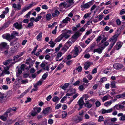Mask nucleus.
<instances>
[{
	"label": "nucleus",
	"instance_id": "1",
	"mask_svg": "<svg viewBox=\"0 0 125 125\" xmlns=\"http://www.w3.org/2000/svg\"><path fill=\"white\" fill-rule=\"evenodd\" d=\"M71 19L69 17H67L66 18L64 19L61 22V23L60 24V28H62L65 26L68 23V21H70Z\"/></svg>",
	"mask_w": 125,
	"mask_h": 125
},
{
	"label": "nucleus",
	"instance_id": "2",
	"mask_svg": "<svg viewBox=\"0 0 125 125\" xmlns=\"http://www.w3.org/2000/svg\"><path fill=\"white\" fill-rule=\"evenodd\" d=\"M119 35L118 33L115 34L109 40V42H111V44L114 45L115 44L117 40V38Z\"/></svg>",
	"mask_w": 125,
	"mask_h": 125
},
{
	"label": "nucleus",
	"instance_id": "3",
	"mask_svg": "<svg viewBox=\"0 0 125 125\" xmlns=\"http://www.w3.org/2000/svg\"><path fill=\"white\" fill-rule=\"evenodd\" d=\"M81 35L79 31H78L75 33L73 35L70 39L72 41L73 43Z\"/></svg>",
	"mask_w": 125,
	"mask_h": 125
},
{
	"label": "nucleus",
	"instance_id": "4",
	"mask_svg": "<svg viewBox=\"0 0 125 125\" xmlns=\"http://www.w3.org/2000/svg\"><path fill=\"white\" fill-rule=\"evenodd\" d=\"M9 48V46L5 42H2L0 44V48L2 50L3 49H8Z\"/></svg>",
	"mask_w": 125,
	"mask_h": 125
},
{
	"label": "nucleus",
	"instance_id": "5",
	"mask_svg": "<svg viewBox=\"0 0 125 125\" xmlns=\"http://www.w3.org/2000/svg\"><path fill=\"white\" fill-rule=\"evenodd\" d=\"M3 38L4 39L7 40H8L10 41L14 38V36L13 34L11 35L9 34H4L2 35Z\"/></svg>",
	"mask_w": 125,
	"mask_h": 125
},
{
	"label": "nucleus",
	"instance_id": "6",
	"mask_svg": "<svg viewBox=\"0 0 125 125\" xmlns=\"http://www.w3.org/2000/svg\"><path fill=\"white\" fill-rule=\"evenodd\" d=\"M63 31L64 32V33H63L64 36V38L66 39L69 38L70 36L71 32V31L65 29L63 30Z\"/></svg>",
	"mask_w": 125,
	"mask_h": 125
},
{
	"label": "nucleus",
	"instance_id": "7",
	"mask_svg": "<svg viewBox=\"0 0 125 125\" xmlns=\"http://www.w3.org/2000/svg\"><path fill=\"white\" fill-rule=\"evenodd\" d=\"M59 6L60 8H67L70 6L69 3H67L66 2H63L61 3L59 5Z\"/></svg>",
	"mask_w": 125,
	"mask_h": 125
},
{
	"label": "nucleus",
	"instance_id": "8",
	"mask_svg": "<svg viewBox=\"0 0 125 125\" xmlns=\"http://www.w3.org/2000/svg\"><path fill=\"white\" fill-rule=\"evenodd\" d=\"M83 97H81L79 100L78 101V104L79 105L80 107L78 109V110H80L82 108L83 105L85 103L83 100Z\"/></svg>",
	"mask_w": 125,
	"mask_h": 125
},
{
	"label": "nucleus",
	"instance_id": "9",
	"mask_svg": "<svg viewBox=\"0 0 125 125\" xmlns=\"http://www.w3.org/2000/svg\"><path fill=\"white\" fill-rule=\"evenodd\" d=\"M104 49V47H102L96 49H94L93 51V52L94 53L97 52L100 54L102 53L103 50Z\"/></svg>",
	"mask_w": 125,
	"mask_h": 125
},
{
	"label": "nucleus",
	"instance_id": "10",
	"mask_svg": "<svg viewBox=\"0 0 125 125\" xmlns=\"http://www.w3.org/2000/svg\"><path fill=\"white\" fill-rule=\"evenodd\" d=\"M113 67L116 70H119L123 67V65L121 64L115 63L114 64Z\"/></svg>",
	"mask_w": 125,
	"mask_h": 125
},
{
	"label": "nucleus",
	"instance_id": "11",
	"mask_svg": "<svg viewBox=\"0 0 125 125\" xmlns=\"http://www.w3.org/2000/svg\"><path fill=\"white\" fill-rule=\"evenodd\" d=\"M12 61V60L11 59L8 60H7L6 61L4 62L3 64L5 65H7L8 64H9L10 65L9 66H10V67L12 65L14 64V63H13Z\"/></svg>",
	"mask_w": 125,
	"mask_h": 125
},
{
	"label": "nucleus",
	"instance_id": "12",
	"mask_svg": "<svg viewBox=\"0 0 125 125\" xmlns=\"http://www.w3.org/2000/svg\"><path fill=\"white\" fill-rule=\"evenodd\" d=\"M84 1H83V4H82L81 6V7L82 9L83 8L87 9L90 7V2H88L85 4H84Z\"/></svg>",
	"mask_w": 125,
	"mask_h": 125
},
{
	"label": "nucleus",
	"instance_id": "13",
	"mask_svg": "<svg viewBox=\"0 0 125 125\" xmlns=\"http://www.w3.org/2000/svg\"><path fill=\"white\" fill-rule=\"evenodd\" d=\"M122 42L120 41L119 42L117 43L114 48L116 50H118L122 47Z\"/></svg>",
	"mask_w": 125,
	"mask_h": 125
},
{
	"label": "nucleus",
	"instance_id": "14",
	"mask_svg": "<svg viewBox=\"0 0 125 125\" xmlns=\"http://www.w3.org/2000/svg\"><path fill=\"white\" fill-rule=\"evenodd\" d=\"M113 110V109L112 108H111L107 110L102 109L101 110V113L102 114H104L105 113H110L112 112Z\"/></svg>",
	"mask_w": 125,
	"mask_h": 125
},
{
	"label": "nucleus",
	"instance_id": "15",
	"mask_svg": "<svg viewBox=\"0 0 125 125\" xmlns=\"http://www.w3.org/2000/svg\"><path fill=\"white\" fill-rule=\"evenodd\" d=\"M13 26H14L15 28L18 29H21L22 28V25L21 24H19L17 22H16L14 24Z\"/></svg>",
	"mask_w": 125,
	"mask_h": 125
},
{
	"label": "nucleus",
	"instance_id": "16",
	"mask_svg": "<svg viewBox=\"0 0 125 125\" xmlns=\"http://www.w3.org/2000/svg\"><path fill=\"white\" fill-rule=\"evenodd\" d=\"M30 68V67L29 65V67H26V65L25 64H23L21 66L20 68L18 70H24L25 68L26 70H29Z\"/></svg>",
	"mask_w": 125,
	"mask_h": 125
},
{
	"label": "nucleus",
	"instance_id": "17",
	"mask_svg": "<svg viewBox=\"0 0 125 125\" xmlns=\"http://www.w3.org/2000/svg\"><path fill=\"white\" fill-rule=\"evenodd\" d=\"M28 9L27 6L25 7L21 11H20L17 14V15L19 16L22 14L24 12L28 10Z\"/></svg>",
	"mask_w": 125,
	"mask_h": 125
},
{
	"label": "nucleus",
	"instance_id": "18",
	"mask_svg": "<svg viewBox=\"0 0 125 125\" xmlns=\"http://www.w3.org/2000/svg\"><path fill=\"white\" fill-rule=\"evenodd\" d=\"M8 116V114L6 112L1 116L0 115V118L3 121H5L7 119V117Z\"/></svg>",
	"mask_w": 125,
	"mask_h": 125
},
{
	"label": "nucleus",
	"instance_id": "19",
	"mask_svg": "<svg viewBox=\"0 0 125 125\" xmlns=\"http://www.w3.org/2000/svg\"><path fill=\"white\" fill-rule=\"evenodd\" d=\"M12 7L14 8H16L18 10H19L21 9V5L20 4L17 5L15 3H14L12 5Z\"/></svg>",
	"mask_w": 125,
	"mask_h": 125
},
{
	"label": "nucleus",
	"instance_id": "20",
	"mask_svg": "<svg viewBox=\"0 0 125 125\" xmlns=\"http://www.w3.org/2000/svg\"><path fill=\"white\" fill-rule=\"evenodd\" d=\"M40 66L43 69L48 70H49V67L48 66H45V64L43 63H42L40 65Z\"/></svg>",
	"mask_w": 125,
	"mask_h": 125
},
{
	"label": "nucleus",
	"instance_id": "21",
	"mask_svg": "<svg viewBox=\"0 0 125 125\" xmlns=\"http://www.w3.org/2000/svg\"><path fill=\"white\" fill-rule=\"evenodd\" d=\"M10 67V66H4L3 65L0 66V70H8Z\"/></svg>",
	"mask_w": 125,
	"mask_h": 125
},
{
	"label": "nucleus",
	"instance_id": "22",
	"mask_svg": "<svg viewBox=\"0 0 125 125\" xmlns=\"http://www.w3.org/2000/svg\"><path fill=\"white\" fill-rule=\"evenodd\" d=\"M91 65L90 62H86L84 64V68L85 70H87L90 67Z\"/></svg>",
	"mask_w": 125,
	"mask_h": 125
},
{
	"label": "nucleus",
	"instance_id": "23",
	"mask_svg": "<svg viewBox=\"0 0 125 125\" xmlns=\"http://www.w3.org/2000/svg\"><path fill=\"white\" fill-rule=\"evenodd\" d=\"M78 52L79 50L78 48L77 47H75L74 48V51L73 52L74 57H75L78 55Z\"/></svg>",
	"mask_w": 125,
	"mask_h": 125
},
{
	"label": "nucleus",
	"instance_id": "24",
	"mask_svg": "<svg viewBox=\"0 0 125 125\" xmlns=\"http://www.w3.org/2000/svg\"><path fill=\"white\" fill-rule=\"evenodd\" d=\"M19 57H20L18 55L14 56L13 58V60L14 62H13V63H15L17 62L20 61V59H19Z\"/></svg>",
	"mask_w": 125,
	"mask_h": 125
},
{
	"label": "nucleus",
	"instance_id": "25",
	"mask_svg": "<svg viewBox=\"0 0 125 125\" xmlns=\"http://www.w3.org/2000/svg\"><path fill=\"white\" fill-rule=\"evenodd\" d=\"M59 13L60 12L58 10H55L54 12L52 13V14L53 17H55L58 16Z\"/></svg>",
	"mask_w": 125,
	"mask_h": 125
},
{
	"label": "nucleus",
	"instance_id": "26",
	"mask_svg": "<svg viewBox=\"0 0 125 125\" xmlns=\"http://www.w3.org/2000/svg\"><path fill=\"white\" fill-rule=\"evenodd\" d=\"M62 53L61 52H60L58 53L57 55V57L56 58V61H61L62 59V58L61 59H59L58 58L60 57L62 55Z\"/></svg>",
	"mask_w": 125,
	"mask_h": 125
},
{
	"label": "nucleus",
	"instance_id": "27",
	"mask_svg": "<svg viewBox=\"0 0 125 125\" xmlns=\"http://www.w3.org/2000/svg\"><path fill=\"white\" fill-rule=\"evenodd\" d=\"M116 82L115 81H113L111 82L110 84V87L112 88H116Z\"/></svg>",
	"mask_w": 125,
	"mask_h": 125
},
{
	"label": "nucleus",
	"instance_id": "28",
	"mask_svg": "<svg viewBox=\"0 0 125 125\" xmlns=\"http://www.w3.org/2000/svg\"><path fill=\"white\" fill-rule=\"evenodd\" d=\"M72 44V42L70 40H69L65 44V45L69 48Z\"/></svg>",
	"mask_w": 125,
	"mask_h": 125
},
{
	"label": "nucleus",
	"instance_id": "29",
	"mask_svg": "<svg viewBox=\"0 0 125 125\" xmlns=\"http://www.w3.org/2000/svg\"><path fill=\"white\" fill-rule=\"evenodd\" d=\"M125 27V25H123L121 26V27L118 28L117 31V32H119L118 33L119 34L120 33V32L122 31V30Z\"/></svg>",
	"mask_w": 125,
	"mask_h": 125
},
{
	"label": "nucleus",
	"instance_id": "30",
	"mask_svg": "<svg viewBox=\"0 0 125 125\" xmlns=\"http://www.w3.org/2000/svg\"><path fill=\"white\" fill-rule=\"evenodd\" d=\"M110 97V96L109 95H107L103 97L102 100L103 101H105V100L109 99Z\"/></svg>",
	"mask_w": 125,
	"mask_h": 125
},
{
	"label": "nucleus",
	"instance_id": "31",
	"mask_svg": "<svg viewBox=\"0 0 125 125\" xmlns=\"http://www.w3.org/2000/svg\"><path fill=\"white\" fill-rule=\"evenodd\" d=\"M42 32L39 33L37 36L36 38L37 40L38 41L41 40L42 36Z\"/></svg>",
	"mask_w": 125,
	"mask_h": 125
},
{
	"label": "nucleus",
	"instance_id": "32",
	"mask_svg": "<svg viewBox=\"0 0 125 125\" xmlns=\"http://www.w3.org/2000/svg\"><path fill=\"white\" fill-rule=\"evenodd\" d=\"M112 102L111 101H108L106 102L104 104V105L106 107H107L109 106V105H111V104H112Z\"/></svg>",
	"mask_w": 125,
	"mask_h": 125
},
{
	"label": "nucleus",
	"instance_id": "33",
	"mask_svg": "<svg viewBox=\"0 0 125 125\" xmlns=\"http://www.w3.org/2000/svg\"><path fill=\"white\" fill-rule=\"evenodd\" d=\"M85 106L87 108H90L92 106L91 104L90 103L88 102H86V104H85Z\"/></svg>",
	"mask_w": 125,
	"mask_h": 125
},
{
	"label": "nucleus",
	"instance_id": "34",
	"mask_svg": "<svg viewBox=\"0 0 125 125\" xmlns=\"http://www.w3.org/2000/svg\"><path fill=\"white\" fill-rule=\"evenodd\" d=\"M71 91H73L74 92L73 93H67L66 94V96H70L72 95L73 94L75 93H76V91L74 89H72Z\"/></svg>",
	"mask_w": 125,
	"mask_h": 125
},
{
	"label": "nucleus",
	"instance_id": "35",
	"mask_svg": "<svg viewBox=\"0 0 125 125\" xmlns=\"http://www.w3.org/2000/svg\"><path fill=\"white\" fill-rule=\"evenodd\" d=\"M49 111V108H47L43 110V113L45 114H47Z\"/></svg>",
	"mask_w": 125,
	"mask_h": 125
},
{
	"label": "nucleus",
	"instance_id": "36",
	"mask_svg": "<svg viewBox=\"0 0 125 125\" xmlns=\"http://www.w3.org/2000/svg\"><path fill=\"white\" fill-rule=\"evenodd\" d=\"M10 73L9 71H3L1 74V76H3L5 74H9Z\"/></svg>",
	"mask_w": 125,
	"mask_h": 125
},
{
	"label": "nucleus",
	"instance_id": "37",
	"mask_svg": "<svg viewBox=\"0 0 125 125\" xmlns=\"http://www.w3.org/2000/svg\"><path fill=\"white\" fill-rule=\"evenodd\" d=\"M48 75V73L46 72L42 77V79L45 80L47 77Z\"/></svg>",
	"mask_w": 125,
	"mask_h": 125
},
{
	"label": "nucleus",
	"instance_id": "38",
	"mask_svg": "<svg viewBox=\"0 0 125 125\" xmlns=\"http://www.w3.org/2000/svg\"><path fill=\"white\" fill-rule=\"evenodd\" d=\"M34 110L37 113H39L40 112L41 109L40 107H35L34 108Z\"/></svg>",
	"mask_w": 125,
	"mask_h": 125
},
{
	"label": "nucleus",
	"instance_id": "39",
	"mask_svg": "<svg viewBox=\"0 0 125 125\" xmlns=\"http://www.w3.org/2000/svg\"><path fill=\"white\" fill-rule=\"evenodd\" d=\"M8 109L7 110L6 112V113L7 114H8V113H9V116H11L14 114V112L12 111H11L10 112L8 111Z\"/></svg>",
	"mask_w": 125,
	"mask_h": 125
},
{
	"label": "nucleus",
	"instance_id": "40",
	"mask_svg": "<svg viewBox=\"0 0 125 125\" xmlns=\"http://www.w3.org/2000/svg\"><path fill=\"white\" fill-rule=\"evenodd\" d=\"M17 110V108L16 107H14L12 108H9L8 109V111L10 112L11 111H12L13 112H15Z\"/></svg>",
	"mask_w": 125,
	"mask_h": 125
},
{
	"label": "nucleus",
	"instance_id": "41",
	"mask_svg": "<svg viewBox=\"0 0 125 125\" xmlns=\"http://www.w3.org/2000/svg\"><path fill=\"white\" fill-rule=\"evenodd\" d=\"M95 46V43H93L90 46V47L88 48V49H90L91 50H92L94 49Z\"/></svg>",
	"mask_w": 125,
	"mask_h": 125
},
{
	"label": "nucleus",
	"instance_id": "42",
	"mask_svg": "<svg viewBox=\"0 0 125 125\" xmlns=\"http://www.w3.org/2000/svg\"><path fill=\"white\" fill-rule=\"evenodd\" d=\"M49 43L50 44V46L51 47L53 48L55 44L52 41H50Z\"/></svg>",
	"mask_w": 125,
	"mask_h": 125
},
{
	"label": "nucleus",
	"instance_id": "43",
	"mask_svg": "<svg viewBox=\"0 0 125 125\" xmlns=\"http://www.w3.org/2000/svg\"><path fill=\"white\" fill-rule=\"evenodd\" d=\"M59 100V98L56 96L53 98L52 100L54 102H57Z\"/></svg>",
	"mask_w": 125,
	"mask_h": 125
},
{
	"label": "nucleus",
	"instance_id": "44",
	"mask_svg": "<svg viewBox=\"0 0 125 125\" xmlns=\"http://www.w3.org/2000/svg\"><path fill=\"white\" fill-rule=\"evenodd\" d=\"M62 44H60L58 47L56 48L55 49V51L56 52H58L60 50V48L62 47Z\"/></svg>",
	"mask_w": 125,
	"mask_h": 125
},
{
	"label": "nucleus",
	"instance_id": "45",
	"mask_svg": "<svg viewBox=\"0 0 125 125\" xmlns=\"http://www.w3.org/2000/svg\"><path fill=\"white\" fill-rule=\"evenodd\" d=\"M51 14L50 13H48L46 15V18L47 20H49L51 19Z\"/></svg>",
	"mask_w": 125,
	"mask_h": 125
},
{
	"label": "nucleus",
	"instance_id": "46",
	"mask_svg": "<svg viewBox=\"0 0 125 125\" xmlns=\"http://www.w3.org/2000/svg\"><path fill=\"white\" fill-rule=\"evenodd\" d=\"M68 49V48L66 47V46L65 45V46L61 50L62 51H63V54L65 52H66Z\"/></svg>",
	"mask_w": 125,
	"mask_h": 125
},
{
	"label": "nucleus",
	"instance_id": "47",
	"mask_svg": "<svg viewBox=\"0 0 125 125\" xmlns=\"http://www.w3.org/2000/svg\"><path fill=\"white\" fill-rule=\"evenodd\" d=\"M57 23L56 22H54L52 25H51L50 24H49L48 25V27L49 28H52L55 26L57 24Z\"/></svg>",
	"mask_w": 125,
	"mask_h": 125
},
{
	"label": "nucleus",
	"instance_id": "48",
	"mask_svg": "<svg viewBox=\"0 0 125 125\" xmlns=\"http://www.w3.org/2000/svg\"><path fill=\"white\" fill-rule=\"evenodd\" d=\"M109 44V43L107 42H106L102 45V47H104V48L105 47L107 46Z\"/></svg>",
	"mask_w": 125,
	"mask_h": 125
},
{
	"label": "nucleus",
	"instance_id": "49",
	"mask_svg": "<svg viewBox=\"0 0 125 125\" xmlns=\"http://www.w3.org/2000/svg\"><path fill=\"white\" fill-rule=\"evenodd\" d=\"M85 88L84 87V86L82 85H81L79 87V90L81 91H82Z\"/></svg>",
	"mask_w": 125,
	"mask_h": 125
},
{
	"label": "nucleus",
	"instance_id": "50",
	"mask_svg": "<svg viewBox=\"0 0 125 125\" xmlns=\"http://www.w3.org/2000/svg\"><path fill=\"white\" fill-rule=\"evenodd\" d=\"M31 11H29L26 15H25L24 17L25 18H29L30 15L31 14Z\"/></svg>",
	"mask_w": 125,
	"mask_h": 125
},
{
	"label": "nucleus",
	"instance_id": "51",
	"mask_svg": "<svg viewBox=\"0 0 125 125\" xmlns=\"http://www.w3.org/2000/svg\"><path fill=\"white\" fill-rule=\"evenodd\" d=\"M119 106V104H116L113 107V108L115 110L116 109L117 110H119L120 109Z\"/></svg>",
	"mask_w": 125,
	"mask_h": 125
},
{
	"label": "nucleus",
	"instance_id": "52",
	"mask_svg": "<svg viewBox=\"0 0 125 125\" xmlns=\"http://www.w3.org/2000/svg\"><path fill=\"white\" fill-rule=\"evenodd\" d=\"M125 94V92L122 94H119L118 95L116 96V98H119L123 97H125V96H124V94Z\"/></svg>",
	"mask_w": 125,
	"mask_h": 125
},
{
	"label": "nucleus",
	"instance_id": "53",
	"mask_svg": "<svg viewBox=\"0 0 125 125\" xmlns=\"http://www.w3.org/2000/svg\"><path fill=\"white\" fill-rule=\"evenodd\" d=\"M43 81V80L42 79H41L37 83V85H41L42 84Z\"/></svg>",
	"mask_w": 125,
	"mask_h": 125
},
{
	"label": "nucleus",
	"instance_id": "54",
	"mask_svg": "<svg viewBox=\"0 0 125 125\" xmlns=\"http://www.w3.org/2000/svg\"><path fill=\"white\" fill-rule=\"evenodd\" d=\"M67 1L69 4L70 5V6L72 5L74 3L73 0H69V1L68 0Z\"/></svg>",
	"mask_w": 125,
	"mask_h": 125
},
{
	"label": "nucleus",
	"instance_id": "55",
	"mask_svg": "<svg viewBox=\"0 0 125 125\" xmlns=\"http://www.w3.org/2000/svg\"><path fill=\"white\" fill-rule=\"evenodd\" d=\"M95 104L96 105V106L97 107H98L100 105L101 103L99 101H97L95 103Z\"/></svg>",
	"mask_w": 125,
	"mask_h": 125
},
{
	"label": "nucleus",
	"instance_id": "56",
	"mask_svg": "<svg viewBox=\"0 0 125 125\" xmlns=\"http://www.w3.org/2000/svg\"><path fill=\"white\" fill-rule=\"evenodd\" d=\"M41 17H42L41 16H38L34 20V21H35V22H37L38 21L40 20Z\"/></svg>",
	"mask_w": 125,
	"mask_h": 125
},
{
	"label": "nucleus",
	"instance_id": "57",
	"mask_svg": "<svg viewBox=\"0 0 125 125\" xmlns=\"http://www.w3.org/2000/svg\"><path fill=\"white\" fill-rule=\"evenodd\" d=\"M107 80V78L105 77H104L101 78L100 79V81L102 82H104Z\"/></svg>",
	"mask_w": 125,
	"mask_h": 125
},
{
	"label": "nucleus",
	"instance_id": "58",
	"mask_svg": "<svg viewBox=\"0 0 125 125\" xmlns=\"http://www.w3.org/2000/svg\"><path fill=\"white\" fill-rule=\"evenodd\" d=\"M104 120V119L102 116H100L99 117V118L98 120V121L99 122H101Z\"/></svg>",
	"mask_w": 125,
	"mask_h": 125
},
{
	"label": "nucleus",
	"instance_id": "59",
	"mask_svg": "<svg viewBox=\"0 0 125 125\" xmlns=\"http://www.w3.org/2000/svg\"><path fill=\"white\" fill-rule=\"evenodd\" d=\"M67 115V114L65 112H63L62 114V116L63 118H65L66 117Z\"/></svg>",
	"mask_w": 125,
	"mask_h": 125
},
{
	"label": "nucleus",
	"instance_id": "60",
	"mask_svg": "<svg viewBox=\"0 0 125 125\" xmlns=\"http://www.w3.org/2000/svg\"><path fill=\"white\" fill-rule=\"evenodd\" d=\"M6 81H7V83L8 84H10L11 83L10 79L9 77L6 78Z\"/></svg>",
	"mask_w": 125,
	"mask_h": 125
},
{
	"label": "nucleus",
	"instance_id": "61",
	"mask_svg": "<svg viewBox=\"0 0 125 125\" xmlns=\"http://www.w3.org/2000/svg\"><path fill=\"white\" fill-rule=\"evenodd\" d=\"M61 106V104H58L55 107V109H58L59 108H60Z\"/></svg>",
	"mask_w": 125,
	"mask_h": 125
},
{
	"label": "nucleus",
	"instance_id": "62",
	"mask_svg": "<svg viewBox=\"0 0 125 125\" xmlns=\"http://www.w3.org/2000/svg\"><path fill=\"white\" fill-rule=\"evenodd\" d=\"M116 22L117 24L118 25H119L121 24V21L119 19H117L116 20Z\"/></svg>",
	"mask_w": 125,
	"mask_h": 125
},
{
	"label": "nucleus",
	"instance_id": "63",
	"mask_svg": "<svg viewBox=\"0 0 125 125\" xmlns=\"http://www.w3.org/2000/svg\"><path fill=\"white\" fill-rule=\"evenodd\" d=\"M53 122V120L52 119H49L48 121V123L50 124H52Z\"/></svg>",
	"mask_w": 125,
	"mask_h": 125
},
{
	"label": "nucleus",
	"instance_id": "64",
	"mask_svg": "<svg viewBox=\"0 0 125 125\" xmlns=\"http://www.w3.org/2000/svg\"><path fill=\"white\" fill-rule=\"evenodd\" d=\"M27 62H26V63L29 64L30 63V62H32V60L31 59H29L26 60Z\"/></svg>",
	"mask_w": 125,
	"mask_h": 125
}]
</instances>
